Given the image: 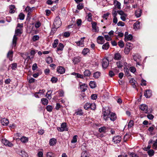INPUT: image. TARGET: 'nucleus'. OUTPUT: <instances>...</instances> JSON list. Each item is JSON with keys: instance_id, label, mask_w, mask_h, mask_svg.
Here are the masks:
<instances>
[{"instance_id": "obj_5", "label": "nucleus", "mask_w": 157, "mask_h": 157, "mask_svg": "<svg viewBox=\"0 0 157 157\" xmlns=\"http://www.w3.org/2000/svg\"><path fill=\"white\" fill-rule=\"evenodd\" d=\"M148 106L147 105L144 104L141 105L140 106V109L142 111H144L146 113H148Z\"/></svg>"}, {"instance_id": "obj_12", "label": "nucleus", "mask_w": 157, "mask_h": 157, "mask_svg": "<svg viewBox=\"0 0 157 157\" xmlns=\"http://www.w3.org/2000/svg\"><path fill=\"white\" fill-rule=\"evenodd\" d=\"M153 143V144L152 146V147L153 149H157V139L155 141H153L152 140H150L148 144H149Z\"/></svg>"}, {"instance_id": "obj_40", "label": "nucleus", "mask_w": 157, "mask_h": 157, "mask_svg": "<svg viewBox=\"0 0 157 157\" xmlns=\"http://www.w3.org/2000/svg\"><path fill=\"white\" fill-rule=\"evenodd\" d=\"M77 135L74 136L73 137L72 140L71 141V143H75L77 141Z\"/></svg>"}, {"instance_id": "obj_38", "label": "nucleus", "mask_w": 157, "mask_h": 157, "mask_svg": "<svg viewBox=\"0 0 157 157\" xmlns=\"http://www.w3.org/2000/svg\"><path fill=\"white\" fill-rule=\"evenodd\" d=\"M89 52V50L88 48H86L84 49L82 51V53L84 55H86Z\"/></svg>"}, {"instance_id": "obj_28", "label": "nucleus", "mask_w": 157, "mask_h": 157, "mask_svg": "<svg viewBox=\"0 0 157 157\" xmlns=\"http://www.w3.org/2000/svg\"><path fill=\"white\" fill-rule=\"evenodd\" d=\"M90 87L92 88H94L96 86L95 82H94L91 81L89 83Z\"/></svg>"}, {"instance_id": "obj_44", "label": "nucleus", "mask_w": 157, "mask_h": 157, "mask_svg": "<svg viewBox=\"0 0 157 157\" xmlns=\"http://www.w3.org/2000/svg\"><path fill=\"white\" fill-rule=\"evenodd\" d=\"M100 73L99 72H96L94 74V77L95 78H98L100 76Z\"/></svg>"}, {"instance_id": "obj_39", "label": "nucleus", "mask_w": 157, "mask_h": 157, "mask_svg": "<svg viewBox=\"0 0 157 157\" xmlns=\"http://www.w3.org/2000/svg\"><path fill=\"white\" fill-rule=\"evenodd\" d=\"M20 155L22 157H27L28 156V154L24 151H21Z\"/></svg>"}, {"instance_id": "obj_9", "label": "nucleus", "mask_w": 157, "mask_h": 157, "mask_svg": "<svg viewBox=\"0 0 157 157\" xmlns=\"http://www.w3.org/2000/svg\"><path fill=\"white\" fill-rule=\"evenodd\" d=\"M85 38V37H83L81 38L80 40L76 42V44L77 45L79 46H81L82 47L83 46L84 44V39Z\"/></svg>"}, {"instance_id": "obj_26", "label": "nucleus", "mask_w": 157, "mask_h": 157, "mask_svg": "<svg viewBox=\"0 0 157 157\" xmlns=\"http://www.w3.org/2000/svg\"><path fill=\"white\" fill-rule=\"evenodd\" d=\"M80 87L82 91L84 92L87 89V85L85 84H83L80 86Z\"/></svg>"}, {"instance_id": "obj_47", "label": "nucleus", "mask_w": 157, "mask_h": 157, "mask_svg": "<svg viewBox=\"0 0 157 157\" xmlns=\"http://www.w3.org/2000/svg\"><path fill=\"white\" fill-rule=\"evenodd\" d=\"M131 49V48L128 47L125 48L124 49V53L125 54H128L130 51Z\"/></svg>"}, {"instance_id": "obj_55", "label": "nucleus", "mask_w": 157, "mask_h": 157, "mask_svg": "<svg viewBox=\"0 0 157 157\" xmlns=\"http://www.w3.org/2000/svg\"><path fill=\"white\" fill-rule=\"evenodd\" d=\"M90 108L92 110H94L96 108V105L94 103H90Z\"/></svg>"}, {"instance_id": "obj_52", "label": "nucleus", "mask_w": 157, "mask_h": 157, "mask_svg": "<svg viewBox=\"0 0 157 157\" xmlns=\"http://www.w3.org/2000/svg\"><path fill=\"white\" fill-rule=\"evenodd\" d=\"M87 20L89 21H90L92 20V14L91 13H89L87 15Z\"/></svg>"}, {"instance_id": "obj_56", "label": "nucleus", "mask_w": 157, "mask_h": 157, "mask_svg": "<svg viewBox=\"0 0 157 157\" xmlns=\"http://www.w3.org/2000/svg\"><path fill=\"white\" fill-rule=\"evenodd\" d=\"M39 36L37 35H35L33 36V41H36L39 40Z\"/></svg>"}, {"instance_id": "obj_22", "label": "nucleus", "mask_w": 157, "mask_h": 157, "mask_svg": "<svg viewBox=\"0 0 157 157\" xmlns=\"http://www.w3.org/2000/svg\"><path fill=\"white\" fill-rule=\"evenodd\" d=\"M141 10L139 9L136 11L135 13V16L137 17H139L141 16Z\"/></svg>"}, {"instance_id": "obj_11", "label": "nucleus", "mask_w": 157, "mask_h": 157, "mask_svg": "<svg viewBox=\"0 0 157 157\" xmlns=\"http://www.w3.org/2000/svg\"><path fill=\"white\" fill-rule=\"evenodd\" d=\"M64 47L62 43H60L59 44L58 47L57 48L56 52L58 54L61 53L59 51H62Z\"/></svg>"}, {"instance_id": "obj_42", "label": "nucleus", "mask_w": 157, "mask_h": 157, "mask_svg": "<svg viewBox=\"0 0 157 157\" xmlns=\"http://www.w3.org/2000/svg\"><path fill=\"white\" fill-rule=\"evenodd\" d=\"M116 65L117 66V67L119 68H121L123 66L122 64L120 61L116 63Z\"/></svg>"}, {"instance_id": "obj_8", "label": "nucleus", "mask_w": 157, "mask_h": 157, "mask_svg": "<svg viewBox=\"0 0 157 157\" xmlns=\"http://www.w3.org/2000/svg\"><path fill=\"white\" fill-rule=\"evenodd\" d=\"M124 40L125 41H127L129 40H131L132 39V36L131 34L128 35V33L126 32L124 34Z\"/></svg>"}, {"instance_id": "obj_3", "label": "nucleus", "mask_w": 157, "mask_h": 157, "mask_svg": "<svg viewBox=\"0 0 157 157\" xmlns=\"http://www.w3.org/2000/svg\"><path fill=\"white\" fill-rule=\"evenodd\" d=\"M62 22L60 17H57L55 18L53 23L54 28L52 29V32L53 31H56L57 29L59 28L61 25Z\"/></svg>"}, {"instance_id": "obj_59", "label": "nucleus", "mask_w": 157, "mask_h": 157, "mask_svg": "<svg viewBox=\"0 0 157 157\" xmlns=\"http://www.w3.org/2000/svg\"><path fill=\"white\" fill-rule=\"evenodd\" d=\"M127 15L126 14L124 15L121 16V18L123 21H125L126 20V17Z\"/></svg>"}, {"instance_id": "obj_58", "label": "nucleus", "mask_w": 157, "mask_h": 157, "mask_svg": "<svg viewBox=\"0 0 157 157\" xmlns=\"http://www.w3.org/2000/svg\"><path fill=\"white\" fill-rule=\"evenodd\" d=\"M25 10L29 13H31L32 11V9L30 8L29 6H27L25 9Z\"/></svg>"}, {"instance_id": "obj_62", "label": "nucleus", "mask_w": 157, "mask_h": 157, "mask_svg": "<svg viewBox=\"0 0 157 157\" xmlns=\"http://www.w3.org/2000/svg\"><path fill=\"white\" fill-rule=\"evenodd\" d=\"M57 78L53 77L51 78V81L53 83H56L57 82Z\"/></svg>"}, {"instance_id": "obj_10", "label": "nucleus", "mask_w": 157, "mask_h": 157, "mask_svg": "<svg viewBox=\"0 0 157 157\" xmlns=\"http://www.w3.org/2000/svg\"><path fill=\"white\" fill-rule=\"evenodd\" d=\"M97 42L99 44H103L105 42V40L103 37L101 36H98L97 38Z\"/></svg>"}, {"instance_id": "obj_32", "label": "nucleus", "mask_w": 157, "mask_h": 157, "mask_svg": "<svg viewBox=\"0 0 157 157\" xmlns=\"http://www.w3.org/2000/svg\"><path fill=\"white\" fill-rule=\"evenodd\" d=\"M47 157H55V155L51 152H49L47 153Z\"/></svg>"}, {"instance_id": "obj_45", "label": "nucleus", "mask_w": 157, "mask_h": 157, "mask_svg": "<svg viewBox=\"0 0 157 157\" xmlns=\"http://www.w3.org/2000/svg\"><path fill=\"white\" fill-rule=\"evenodd\" d=\"M46 109L48 111L51 112L52 110L53 107L51 105H48L46 106Z\"/></svg>"}, {"instance_id": "obj_51", "label": "nucleus", "mask_w": 157, "mask_h": 157, "mask_svg": "<svg viewBox=\"0 0 157 157\" xmlns=\"http://www.w3.org/2000/svg\"><path fill=\"white\" fill-rule=\"evenodd\" d=\"M106 130V128L105 127H103L99 129V131L100 132H104Z\"/></svg>"}, {"instance_id": "obj_29", "label": "nucleus", "mask_w": 157, "mask_h": 157, "mask_svg": "<svg viewBox=\"0 0 157 157\" xmlns=\"http://www.w3.org/2000/svg\"><path fill=\"white\" fill-rule=\"evenodd\" d=\"M81 157H89L88 152L86 151H83L82 153Z\"/></svg>"}, {"instance_id": "obj_35", "label": "nucleus", "mask_w": 157, "mask_h": 157, "mask_svg": "<svg viewBox=\"0 0 157 157\" xmlns=\"http://www.w3.org/2000/svg\"><path fill=\"white\" fill-rule=\"evenodd\" d=\"M147 153L149 155L151 156L154 155V152L153 150L150 149L147 151Z\"/></svg>"}, {"instance_id": "obj_18", "label": "nucleus", "mask_w": 157, "mask_h": 157, "mask_svg": "<svg viewBox=\"0 0 157 157\" xmlns=\"http://www.w3.org/2000/svg\"><path fill=\"white\" fill-rule=\"evenodd\" d=\"M1 122L2 125L6 126L8 125L9 121L7 119L4 118L1 120Z\"/></svg>"}, {"instance_id": "obj_27", "label": "nucleus", "mask_w": 157, "mask_h": 157, "mask_svg": "<svg viewBox=\"0 0 157 157\" xmlns=\"http://www.w3.org/2000/svg\"><path fill=\"white\" fill-rule=\"evenodd\" d=\"M41 101L42 104L44 105H47L48 103V100L46 98L41 99Z\"/></svg>"}, {"instance_id": "obj_50", "label": "nucleus", "mask_w": 157, "mask_h": 157, "mask_svg": "<svg viewBox=\"0 0 157 157\" xmlns=\"http://www.w3.org/2000/svg\"><path fill=\"white\" fill-rule=\"evenodd\" d=\"M118 45L121 48H123L124 46V42L122 41H120L118 42Z\"/></svg>"}, {"instance_id": "obj_25", "label": "nucleus", "mask_w": 157, "mask_h": 157, "mask_svg": "<svg viewBox=\"0 0 157 157\" xmlns=\"http://www.w3.org/2000/svg\"><path fill=\"white\" fill-rule=\"evenodd\" d=\"M92 27L95 32H97L98 31V29L97 28V23L95 22L92 23Z\"/></svg>"}, {"instance_id": "obj_63", "label": "nucleus", "mask_w": 157, "mask_h": 157, "mask_svg": "<svg viewBox=\"0 0 157 157\" xmlns=\"http://www.w3.org/2000/svg\"><path fill=\"white\" fill-rule=\"evenodd\" d=\"M17 67V64L16 63L12 64L11 68L13 70H15Z\"/></svg>"}, {"instance_id": "obj_30", "label": "nucleus", "mask_w": 157, "mask_h": 157, "mask_svg": "<svg viewBox=\"0 0 157 157\" xmlns=\"http://www.w3.org/2000/svg\"><path fill=\"white\" fill-rule=\"evenodd\" d=\"M15 7L14 5H12L10 6V13H13L15 12V10H14Z\"/></svg>"}, {"instance_id": "obj_1", "label": "nucleus", "mask_w": 157, "mask_h": 157, "mask_svg": "<svg viewBox=\"0 0 157 157\" xmlns=\"http://www.w3.org/2000/svg\"><path fill=\"white\" fill-rule=\"evenodd\" d=\"M22 33V29L21 28H16L15 30V33L13 36L12 44L13 46L15 47L16 46L17 44V41L18 39L17 36L19 34L21 35Z\"/></svg>"}, {"instance_id": "obj_33", "label": "nucleus", "mask_w": 157, "mask_h": 157, "mask_svg": "<svg viewBox=\"0 0 157 157\" xmlns=\"http://www.w3.org/2000/svg\"><path fill=\"white\" fill-rule=\"evenodd\" d=\"M109 47V44L108 42L106 43L105 44L103 45L102 48L103 49H107Z\"/></svg>"}, {"instance_id": "obj_60", "label": "nucleus", "mask_w": 157, "mask_h": 157, "mask_svg": "<svg viewBox=\"0 0 157 157\" xmlns=\"http://www.w3.org/2000/svg\"><path fill=\"white\" fill-rule=\"evenodd\" d=\"M75 114L77 115H82L83 113L82 110H79L75 113Z\"/></svg>"}, {"instance_id": "obj_43", "label": "nucleus", "mask_w": 157, "mask_h": 157, "mask_svg": "<svg viewBox=\"0 0 157 157\" xmlns=\"http://www.w3.org/2000/svg\"><path fill=\"white\" fill-rule=\"evenodd\" d=\"M133 125L134 121L132 120H131L128 124V128H131Z\"/></svg>"}, {"instance_id": "obj_53", "label": "nucleus", "mask_w": 157, "mask_h": 157, "mask_svg": "<svg viewBox=\"0 0 157 157\" xmlns=\"http://www.w3.org/2000/svg\"><path fill=\"white\" fill-rule=\"evenodd\" d=\"M83 8V6L82 4H79L77 6V8L78 10H81Z\"/></svg>"}, {"instance_id": "obj_37", "label": "nucleus", "mask_w": 157, "mask_h": 157, "mask_svg": "<svg viewBox=\"0 0 157 157\" xmlns=\"http://www.w3.org/2000/svg\"><path fill=\"white\" fill-rule=\"evenodd\" d=\"M59 41L58 40L56 39L55 40L53 44H52V46L53 47L55 48H56L58 44Z\"/></svg>"}, {"instance_id": "obj_24", "label": "nucleus", "mask_w": 157, "mask_h": 157, "mask_svg": "<svg viewBox=\"0 0 157 157\" xmlns=\"http://www.w3.org/2000/svg\"><path fill=\"white\" fill-rule=\"evenodd\" d=\"M56 142V140L55 138H52L50 140L49 144L51 146L55 145Z\"/></svg>"}, {"instance_id": "obj_13", "label": "nucleus", "mask_w": 157, "mask_h": 157, "mask_svg": "<svg viewBox=\"0 0 157 157\" xmlns=\"http://www.w3.org/2000/svg\"><path fill=\"white\" fill-rule=\"evenodd\" d=\"M144 95L146 98H149L151 95V92L150 90H146L144 93Z\"/></svg>"}, {"instance_id": "obj_17", "label": "nucleus", "mask_w": 157, "mask_h": 157, "mask_svg": "<svg viewBox=\"0 0 157 157\" xmlns=\"http://www.w3.org/2000/svg\"><path fill=\"white\" fill-rule=\"evenodd\" d=\"M114 4L116 8H117L118 9H121V4L117 1L116 0L114 1Z\"/></svg>"}, {"instance_id": "obj_57", "label": "nucleus", "mask_w": 157, "mask_h": 157, "mask_svg": "<svg viewBox=\"0 0 157 157\" xmlns=\"http://www.w3.org/2000/svg\"><path fill=\"white\" fill-rule=\"evenodd\" d=\"M19 16L20 20H23L24 18L25 15L22 13H21L19 15Z\"/></svg>"}, {"instance_id": "obj_20", "label": "nucleus", "mask_w": 157, "mask_h": 157, "mask_svg": "<svg viewBox=\"0 0 157 157\" xmlns=\"http://www.w3.org/2000/svg\"><path fill=\"white\" fill-rule=\"evenodd\" d=\"M121 55L120 53H116L114 55L113 58L115 60H118L120 59H121Z\"/></svg>"}, {"instance_id": "obj_21", "label": "nucleus", "mask_w": 157, "mask_h": 157, "mask_svg": "<svg viewBox=\"0 0 157 157\" xmlns=\"http://www.w3.org/2000/svg\"><path fill=\"white\" fill-rule=\"evenodd\" d=\"M81 60L80 58L79 57H74L73 59V61L75 64L79 63Z\"/></svg>"}, {"instance_id": "obj_31", "label": "nucleus", "mask_w": 157, "mask_h": 157, "mask_svg": "<svg viewBox=\"0 0 157 157\" xmlns=\"http://www.w3.org/2000/svg\"><path fill=\"white\" fill-rule=\"evenodd\" d=\"M117 13V11H116V8H113L112 12V14L113 17H116Z\"/></svg>"}, {"instance_id": "obj_46", "label": "nucleus", "mask_w": 157, "mask_h": 157, "mask_svg": "<svg viewBox=\"0 0 157 157\" xmlns=\"http://www.w3.org/2000/svg\"><path fill=\"white\" fill-rule=\"evenodd\" d=\"M46 61L48 63H50L52 62V59L51 57H49L46 59Z\"/></svg>"}, {"instance_id": "obj_49", "label": "nucleus", "mask_w": 157, "mask_h": 157, "mask_svg": "<svg viewBox=\"0 0 157 157\" xmlns=\"http://www.w3.org/2000/svg\"><path fill=\"white\" fill-rule=\"evenodd\" d=\"M128 154L130 156V157H139L137 155L133 152L128 153Z\"/></svg>"}, {"instance_id": "obj_15", "label": "nucleus", "mask_w": 157, "mask_h": 157, "mask_svg": "<svg viewBox=\"0 0 157 157\" xmlns=\"http://www.w3.org/2000/svg\"><path fill=\"white\" fill-rule=\"evenodd\" d=\"M2 143L6 146H8L9 147H11L13 146V144L6 139L2 140Z\"/></svg>"}, {"instance_id": "obj_14", "label": "nucleus", "mask_w": 157, "mask_h": 157, "mask_svg": "<svg viewBox=\"0 0 157 157\" xmlns=\"http://www.w3.org/2000/svg\"><path fill=\"white\" fill-rule=\"evenodd\" d=\"M57 71L59 73L62 74L65 72V69L63 67L59 66L57 67Z\"/></svg>"}, {"instance_id": "obj_54", "label": "nucleus", "mask_w": 157, "mask_h": 157, "mask_svg": "<svg viewBox=\"0 0 157 157\" xmlns=\"http://www.w3.org/2000/svg\"><path fill=\"white\" fill-rule=\"evenodd\" d=\"M130 71L133 73H134L136 71V68L133 67H131L129 68Z\"/></svg>"}, {"instance_id": "obj_23", "label": "nucleus", "mask_w": 157, "mask_h": 157, "mask_svg": "<svg viewBox=\"0 0 157 157\" xmlns=\"http://www.w3.org/2000/svg\"><path fill=\"white\" fill-rule=\"evenodd\" d=\"M140 22L139 21H137L133 24V28L135 30H137L139 29Z\"/></svg>"}, {"instance_id": "obj_48", "label": "nucleus", "mask_w": 157, "mask_h": 157, "mask_svg": "<svg viewBox=\"0 0 157 157\" xmlns=\"http://www.w3.org/2000/svg\"><path fill=\"white\" fill-rule=\"evenodd\" d=\"M90 107V103H86L84 105V107L85 109H87Z\"/></svg>"}, {"instance_id": "obj_61", "label": "nucleus", "mask_w": 157, "mask_h": 157, "mask_svg": "<svg viewBox=\"0 0 157 157\" xmlns=\"http://www.w3.org/2000/svg\"><path fill=\"white\" fill-rule=\"evenodd\" d=\"M70 35V33L68 32H66L64 33L63 36L67 37H69Z\"/></svg>"}, {"instance_id": "obj_41", "label": "nucleus", "mask_w": 157, "mask_h": 157, "mask_svg": "<svg viewBox=\"0 0 157 157\" xmlns=\"http://www.w3.org/2000/svg\"><path fill=\"white\" fill-rule=\"evenodd\" d=\"M50 91H48L46 95V96L47 97V98L49 99H51L52 98L51 96L52 92H50Z\"/></svg>"}, {"instance_id": "obj_36", "label": "nucleus", "mask_w": 157, "mask_h": 157, "mask_svg": "<svg viewBox=\"0 0 157 157\" xmlns=\"http://www.w3.org/2000/svg\"><path fill=\"white\" fill-rule=\"evenodd\" d=\"M90 72L88 70H86L84 72V74L85 76H89L90 75Z\"/></svg>"}, {"instance_id": "obj_16", "label": "nucleus", "mask_w": 157, "mask_h": 157, "mask_svg": "<svg viewBox=\"0 0 157 157\" xmlns=\"http://www.w3.org/2000/svg\"><path fill=\"white\" fill-rule=\"evenodd\" d=\"M110 115L109 118L111 121H114L116 120L117 118V116L116 114L115 113H111Z\"/></svg>"}, {"instance_id": "obj_64", "label": "nucleus", "mask_w": 157, "mask_h": 157, "mask_svg": "<svg viewBox=\"0 0 157 157\" xmlns=\"http://www.w3.org/2000/svg\"><path fill=\"white\" fill-rule=\"evenodd\" d=\"M43 152L40 151H39L37 154V156L39 157H43Z\"/></svg>"}, {"instance_id": "obj_6", "label": "nucleus", "mask_w": 157, "mask_h": 157, "mask_svg": "<svg viewBox=\"0 0 157 157\" xmlns=\"http://www.w3.org/2000/svg\"><path fill=\"white\" fill-rule=\"evenodd\" d=\"M109 64V61L106 59H103L102 61V66L103 68H106L107 67Z\"/></svg>"}, {"instance_id": "obj_7", "label": "nucleus", "mask_w": 157, "mask_h": 157, "mask_svg": "<svg viewBox=\"0 0 157 157\" xmlns=\"http://www.w3.org/2000/svg\"><path fill=\"white\" fill-rule=\"evenodd\" d=\"M121 140V136H117L113 137V141L114 143L117 144L120 142Z\"/></svg>"}, {"instance_id": "obj_19", "label": "nucleus", "mask_w": 157, "mask_h": 157, "mask_svg": "<svg viewBox=\"0 0 157 157\" xmlns=\"http://www.w3.org/2000/svg\"><path fill=\"white\" fill-rule=\"evenodd\" d=\"M13 52L12 51H9L7 54V57L9 58L10 61L12 60V57L13 56Z\"/></svg>"}, {"instance_id": "obj_34", "label": "nucleus", "mask_w": 157, "mask_h": 157, "mask_svg": "<svg viewBox=\"0 0 157 157\" xmlns=\"http://www.w3.org/2000/svg\"><path fill=\"white\" fill-rule=\"evenodd\" d=\"M20 140L22 142L24 143H25L28 141V139L25 136L22 137L21 138Z\"/></svg>"}, {"instance_id": "obj_4", "label": "nucleus", "mask_w": 157, "mask_h": 157, "mask_svg": "<svg viewBox=\"0 0 157 157\" xmlns=\"http://www.w3.org/2000/svg\"><path fill=\"white\" fill-rule=\"evenodd\" d=\"M58 130L60 132H63L64 131H67L68 129L67 127L66 124L65 123H62L60 128H58Z\"/></svg>"}, {"instance_id": "obj_2", "label": "nucleus", "mask_w": 157, "mask_h": 157, "mask_svg": "<svg viewBox=\"0 0 157 157\" xmlns=\"http://www.w3.org/2000/svg\"><path fill=\"white\" fill-rule=\"evenodd\" d=\"M111 113L110 109L108 107H106L103 108V119L105 121H107L109 120Z\"/></svg>"}]
</instances>
